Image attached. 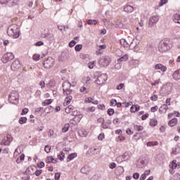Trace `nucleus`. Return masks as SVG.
<instances>
[{"mask_svg": "<svg viewBox=\"0 0 180 180\" xmlns=\"http://www.w3.org/2000/svg\"><path fill=\"white\" fill-rule=\"evenodd\" d=\"M44 39H46L49 41L51 43V41H54V34L51 32H47L42 35Z\"/></svg>", "mask_w": 180, "mask_h": 180, "instance_id": "12", "label": "nucleus"}, {"mask_svg": "<svg viewBox=\"0 0 180 180\" xmlns=\"http://www.w3.org/2000/svg\"><path fill=\"white\" fill-rule=\"evenodd\" d=\"M134 129L136 130L137 131H143V129H144L143 126L140 125H134Z\"/></svg>", "mask_w": 180, "mask_h": 180, "instance_id": "41", "label": "nucleus"}, {"mask_svg": "<svg viewBox=\"0 0 180 180\" xmlns=\"http://www.w3.org/2000/svg\"><path fill=\"white\" fill-rule=\"evenodd\" d=\"M150 124L151 126H157L158 124V122L155 119L150 120Z\"/></svg>", "mask_w": 180, "mask_h": 180, "instance_id": "43", "label": "nucleus"}, {"mask_svg": "<svg viewBox=\"0 0 180 180\" xmlns=\"http://www.w3.org/2000/svg\"><path fill=\"white\" fill-rule=\"evenodd\" d=\"M60 176H61V174H60V173H56L55 174V179L56 180H59L60 179Z\"/></svg>", "mask_w": 180, "mask_h": 180, "instance_id": "64", "label": "nucleus"}, {"mask_svg": "<svg viewBox=\"0 0 180 180\" xmlns=\"http://www.w3.org/2000/svg\"><path fill=\"white\" fill-rule=\"evenodd\" d=\"M21 65H20V62L18 60H15L12 64H11V70L12 71H18V70H19V68H20Z\"/></svg>", "mask_w": 180, "mask_h": 180, "instance_id": "13", "label": "nucleus"}, {"mask_svg": "<svg viewBox=\"0 0 180 180\" xmlns=\"http://www.w3.org/2000/svg\"><path fill=\"white\" fill-rule=\"evenodd\" d=\"M80 172L82 174H88V172H89V167H88V166H84L80 169Z\"/></svg>", "mask_w": 180, "mask_h": 180, "instance_id": "32", "label": "nucleus"}, {"mask_svg": "<svg viewBox=\"0 0 180 180\" xmlns=\"http://www.w3.org/2000/svg\"><path fill=\"white\" fill-rule=\"evenodd\" d=\"M71 88V83L68 82H65L63 84V91H67V89H70Z\"/></svg>", "mask_w": 180, "mask_h": 180, "instance_id": "26", "label": "nucleus"}, {"mask_svg": "<svg viewBox=\"0 0 180 180\" xmlns=\"http://www.w3.org/2000/svg\"><path fill=\"white\" fill-rule=\"evenodd\" d=\"M58 158L61 161H64V158H65V153L60 152V154L58 155Z\"/></svg>", "mask_w": 180, "mask_h": 180, "instance_id": "40", "label": "nucleus"}, {"mask_svg": "<svg viewBox=\"0 0 180 180\" xmlns=\"http://www.w3.org/2000/svg\"><path fill=\"white\" fill-rule=\"evenodd\" d=\"M72 92V90L68 89L66 90H63L64 95H71V93Z\"/></svg>", "mask_w": 180, "mask_h": 180, "instance_id": "48", "label": "nucleus"}, {"mask_svg": "<svg viewBox=\"0 0 180 180\" xmlns=\"http://www.w3.org/2000/svg\"><path fill=\"white\" fill-rule=\"evenodd\" d=\"M159 20L160 18L158 15H153L150 17L148 22V27H154V25H156Z\"/></svg>", "mask_w": 180, "mask_h": 180, "instance_id": "10", "label": "nucleus"}, {"mask_svg": "<svg viewBox=\"0 0 180 180\" xmlns=\"http://www.w3.org/2000/svg\"><path fill=\"white\" fill-rule=\"evenodd\" d=\"M75 44H77V41H75V40H72L69 43V46L72 48V47H74V46H75Z\"/></svg>", "mask_w": 180, "mask_h": 180, "instance_id": "56", "label": "nucleus"}, {"mask_svg": "<svg viewBox=\"0 0 180 180\" xmlns=\"http://www.w3.org/2000/svg\"><path fill=\"white\" fill-rule=\"evenodd\" d=\"M15 58V56L12 53H7L4 54L1 58L2 63L4 64H6V63H8V61H11Z\"/></svg>", "mask_w": 180, "mask_h": 180, "instance_id": "7", "label": "nucleus"}, {"mask_svg": "<svg viewBox=\"0 0 180 180\" xmlns=\"http://www.w3.org/2000/svg\"><path fill=\"white\" fill-rule=\"evenodd\" d=\"M167 110H168V105L167 104H163L159 108V112L160 113H167Z\"/></svg>", "mask_w": 180, "mask_h": 180, "instance_id": "21", "label": "nucleus"}, {"mask_svg": "<svg viewBox=\"0 0 180 180\" xmlns=\"http://www.w3.org/2000/svg\"><path fill=\"white\" fill-rule=\"evenodd\" d=\"M26 122H27V118L25 117H22L19 120L20 124H23L26 123Z\"/></svg>", "mask_w": 180, "mask_h": 180, "instance_id": "39", "label": "nucleus"}, {"mask_svg": "<svg viewBox=\"0 0 180 180\" xmlns=\"http://www.w3.org/2000/svg\"><path fill=\"white\" fill-rule=\"evenodd\" d=\"M116 161L117 162H118L119 164H122V162H123V161H124V159L123 158L122 155L118 156L116 158Z\"/></svg>", "mask_w": 180, "mask_h": 180, "instance_id": "42", "label": "nucleus"}, {"mask_svg": "<svg viewBox=\"0 0 180 180\" xmlns=\"http://www.w3.org/2000/svg\"><path fill=\"white\" fill-rule=\"evenodd\" d=\"M33 60H34V61H39L40 60V55L34 54L33 56Z\"/></svg>", "mask_w": 180, "mask_h": 180, "instance_id": "54", "label": "nucleus"}, {"mask_svg": "<svg viewBox=\"0 0 180 180\" xmlns=\"http://www.w3.org/2000/svg\"><path fill=\"white\" fill-rule=\"evenodd\" d=\"M131 113H136V112H139L140 110V105H132L130 109Z\"/></svg>", "mask_w": 180, "mask_h": 180, "instance_id": "24", "label": "nucleus"}, {"mask_svg": "<svg viewBox=\"0 0 180 180\" xmlns=\"http://www.w3.org/2000/svg\"><path fill=\"white\" fill-rule=\"evenodd\" d=\"M103 139H105V134L103 133L100 134L98 139L102 141Z\"/></svg>", "mask_w": 180, "mask_h": 180, "instance_id": "60", "label": "nucleus"}, {"mask_svg": "<svg viewBox=\"0 0 180 180\" xmlns=\"http://www.w3.org/2000/svg\"><path fill=\"white\" fill-rule=\"evenodd\" d=\"M43 65L46 70L51 68L54 65V59L51 57L48 58L44 61Z\"/></svg>", "mask_w": 180, "mask_h": 180, "instance_id": "6", "label": "nucleus"}, {"mask_svg": "<svg viewBox=\"0 0 180 180\" xmlns=\"http://www.w3.org/2000/svg\"><path fill=\"white\" fill-rule=\"evenodd\" d=\"M143 167H144V161L141 160V161L138 162V164H137L138 168H143Z\"/></svg>", "mask_w": 180, "mask_h": 180, "instance_id": "45", "label": "nucleus"}, {"mask_svg": "<svg viewBox=\"0 0 180 180\" xmlns=\"http://www.w3.org/2000/svg\"><path fill=\"white\" fill-rule=\"evenodd\" d=\"M46 86H49L50 88H54L56 86V80L51 79L48 84H46Z\"/></svg>", "mask_w": 180, "mask_h": 180, "instance_id": "35", "label": "nucleus"}, {"mask_svg": "<svg viewBox=\"0 0 180 180\" xmlns=\"http://www.w3.org/2000/svg\"><path fill=\"white\" fill-rule=\"evenodd\" d=\"M52 102L53 99H47L42 103V105L43 106H47V105H50Z\"/></svg>", "mask_w": 180, "mask_h": 180, "instance_id": "38", "label": "nucleus"}, {"mask_svg": "<svg viewBox=\"0 0 180 180\" xmlns=\"http://www.w3.org/2000/svg\"><path fill=\"white\" fill-rule=\"evenodd\" d=\"M69 129H70V124H65L62 129L63 133H67Z\"/></svg>", "mask_w": 180, "mask_h": 180, "instance_id": "36", "label": "nucleus"}, {"mask_svg": "<svg viewBox=\"0 0 180 180\" xmlns=\"http://www.w3.org/2000/svg\"><path fill=\"white\" fill-rule=\"evenodd\" d=\"M89 153H90L92 155H98V154H99V153H101V148H91L89 150Z\"/></svg>", "mask_w": 180, "mask_h": 180, "instance_id": "16", "label": "nucleus"}, {"mask_svg": "<svg viewBox=\"0 0 180 180\" xmlns=\"http://www.w3.org/2000/svg\"><path fill=\"white\" fill-rule=\"evenodd\" d=\"M97 49H100L101 50H105V49H106V45H98Z\"/></svg>", "mask_w": 180, "mask_h": 180, "instance_id": "61", "label": "nucleus"}, {"mask_svg": "<svg viewBox=\"0 0 180 180\" xmlns=\"http://www.w3.org/2000/svg\"><path fill=\"white\" fill-rule=\"evenodd\" d=\"M71 101H72V96H68L65 99L64 105H70V103H71Z\"/></svg>", "mask_w": 180, "mask_h": 180, "instance_id": "33", "label": "nucleus"}, {"mask_svg": "<svg viewBox=\"0 0 180 180\" xmlns=\"http://www.w3.org/2000/svg\"><path fill=\"white\" fill-rule=\"evenodd\" d=\"M124 12H127V13H131L134 11V7L130 6V5H127L124 7Z\"/></svg>", "mask_w": 180, "mask_h": 180, "instance_id": "19", "label": "nucleus"}, {"mask_svg": "<svg viewBox=\"0 0 180 180\" xmlns=\"http://www.w3.org/2000/svg\"><path fill=\"white\" fill-rule=\"evenodd\" d=\"M172 49V41L169 39H164L160 41L158 46V50L160 53H167Z\"/></svg>", "mask_w": 180, "mask_h": 180, "instance_id": "1", "label": "nucleus"}, {"mask_svg": "<svg viewBox=\"0 0 180 180\" xmlns=\"http://www.w3.org/2000/svg\"><path fill=\"white\" fill-rule=\"evenodd\" d=\"M98 21L96 20H87V25H96Z\"/></svg>", "mask_w": 180, "mask_h": 180, "instance_id": "44", "label": "nucleus"}, {"mask_svg": "<svg viewBox=\"0 0 180 180\" xmlns=\"http://www.w3.org/2000/svg\"><path fill=\"white\" fill-rule=\"evenodd\" d=\"M41 172H43L42 169L36 170L34 171V174L36 175V176H40V175H41Z\"/></svg>", "mask_w": 180, "mask_h": 180, "instance_id": "53", "label": "nucleus"}, {"mask_svg": "<svg viewBox=\"0 0 180 180\" xmlns=\"http://www.w3.org/2000/svg\"><path fill=\"white\" fill-rule=\"evenodd\" d=\"M115 54L116 56H117V57H122V56H123V52H122V51H120V49H117L115 51Z\"/></svg>", "mask_w": 180, "mask_h": 180, "instance_id": "50", "label": "nucleus"}, {"mask_svg": "<svg viewBox=\"0 0 180 180\" xmlns=\"http://www.w3.org/2000/svg\"><path fill=\"white\" fill-rule=\"evenodd\" d=\"M173 20L174 23H179L180 24V14L175 13L173 16Z\"/></svg>", "mask_w": 180, "mask_h": 180, "instance_id": "27", "label": "nucleus"}, {"mask_svg": "<svg viewBox=\"0 0 180 180\" xmlns=\"http://www.w3.org/2000/svg\"><path fill=\"white\" fill-rule=\"evenodd\" d=\"M171 92H172V84L167 83L161 89L160 95H162V96H168Z\"/></svg>", "mask_w": 180, "mask_h": 180, "instance_id": "3", "label": "nucleus"}, {"mask_svg": "<svg viewBox=\"0 0 180 180\" xmlns=\"http://www.w3.org/2000/svg\"><path fill=\"white\" fill-rule=\"evenodd\" d=\"M29 112V109L24 108L22 110L21 115L23 116V115H26Z\"/></svg>", "mask_w": 180, "mask_h": 180, "instance_id": "62", "label": "nucleus"}, {"mask_svg": "<svg viewBox=\"0 0 180 180\" xmlns=\"http://www.w3.org/2000/svg\"><path fill=\"white\" fill-rule=\"evenodd\" d=\"M154 69L160 70V71H162V72H165V71H167V66H165L161 63H158V64L155 65Z\"/></svg>", "mask_w": 180, "mask_h": 180, "instance_id": "15", "label": "nucleus"}, {"mask_svg": "<svg viewBox=\"0 0 180 180\" xmlns=\"http://www.w3.org/2000/svg\"><path fill=\"white\" fill-rule=\"evenodd\" d=\"M129 60V54H125L122 57L117 59V63H122L123 61H127Z\"/></svg>", "mask_w": 180, "mask_h": 180, "instance_id": "28", "label": "nucleus"}, {"mask_svg": "<svg viewBox=\"0 0 180 180\" xmlns=\"http://www.w3.org/2000/svg\"><path fill=\"white\" fill-rule=\"evenodd\" d=\"M111 59L110 56H105L100 59L99 64L102 67H108L110 63Z\"/></svg>", "mask_w": 180, "mask_h": 180, "instance_id": "9", "label": "nucleus"}, {"mask_svg": "<svg viewBox=\"0 0 180 180\" xmlns=\"http://www.w3.org/2000/svg\"><path fill=\"white\" fill-rule=\"evenodd\" d=\"M179 167V162L176 163V160H173L172 163L169 165V172L170 174H174V169H176Z\"/></svg>", "mask_w": 180, "mask_h": 180, "instance_id": "14", "label": "nucleus"}, {"mask_svg": "<svg viewBox=\"0 0 180 180\" xmlns=\"http://www.w3.org/2000/svg\"><path fill=\"white\" fill-rule=\"evenodd\" d=\"M12 141V136L9 134L7 135V141L5 140L1 141V146H9V143Z\"/></svg>", "mask_w": 180, "mask_h": 180, "instance_id": "17", "label": "nucleus"}, {"mask_svg": "<svg viewBox=\"0 0 180 180\" xmlns=\"http://www.w3.org/2000/svg\"><path fill=\"white\" fill-rule=\"evenodd\" d=\"M54 161V158L53 156H48L46 160V162L47 164H51V162H53V164H56V162Z\"/></svg>", "mask_w": 180, "mask_h": 180, "instance_id": "34", "label": "nucleus"}, {"mask_svg": "<svg viewBox=\"0 0 180 180\" xmlns=\"http://www.w3.org/2000/svg\"><path fill=\"white\" fill-rule=\"evenodd\" d=\"M96 110L95 107H89L86 109V112H94Z\"/></svg>", "mask_w": 180, "mask_h": 180, "instance_id": "57", "label": "nucleus"}, {"mask_svg": "<svg viewBox=\"0 0 180 180\" xmlns=\"http://www.w3.org/2000/svg\"><path fill=\"white\" fill-rule=\"evenodd\" d=\"M166 4H168V0H161L159 3V6H164Z\"/></svg>", "mask_w": 180, "mask_h": 180, "instance_id": "49", "label": "nucleus"}, {"mask_svg": "<svg viewBox=\"0 0 180 180\" xmlns=\"http://www.w3.org/2000/svg\"><path fill=\"white\" fill-rule=\"evenodd\" d=\"M79 135H80L81 137H86V136H88V131L84 129H80L79 131Z\"/></svg>", "mask_w": 180, "mask_h": 180, "instance_id": "30", "label": "nucleus"}, {"mask_svg": "<svg viewBox=\"0 0 180 180\" xmlns=\"http://www.w3.org/2000/svg\"><path fill=\"white\" fill-rule=\"evenodd\" d=\"M76 157H77V153H76L69 155L68 158H67V162H70V161H72V160L74 158H76Z\"/></svg>", "mask_w": 180, "mask_h": 180, "instance_id": "31", "label": "nucleus"}, {"mask_svg": "<svg viewBox=\"0 0 180 180\" xmlns=\"http://www.w3.org/2000/svg\"><path fill=\"white\" fill-rule=\"evenodd\" d=\"M44 150L47 153H50V151H51V146H46L45 148H44Z\"/></svg>", "mask_w": 180, "mask_h": 180, "instance_id": "52", "label": "nucleus"}, {"mask_svg": "<svg viewBox=\"0 0 180 180\" xmlns=\"http://www.w3.org/2000/svg\"><path fill=\"white\" fill-rule=\"evenodd\" d=\"M92 101H94V98L89 97V98H86L85 99V102L88 103H92Z\"/></svg>", "mask_w": 180, "mask_h": 180, "instance_id": "59", "label": "nucleus"}, {"mask_svg": "<svg viewBox=\"0 0 180 180\" xmlns=\"http://www.w3.org/2000/svg\"><path fill=\"white\" fill-rule=\"evenodd\" d=\"M20 31L19 30V28L18 27V25L15 24H13L10 25L8 27L7 30V34L10 37H13V39H18L20 36Z\"/></svg>", "mask_w": 180, "mask_h": 180, "instance_id": "2", "label": "nucleus"}, {"mask_svg": "<svg viewBox=\"0 0 180 180\" xmlns=\"http://www.w3.org/2000/svg\"><path fill=\"white\" fill-rule=\"evenodd\" d=\"M107 80L108 75L106 74H101L97 77L96 84H97V85H102L104 82H106Z\"/></svg>", "mask_w": 180, "mask_h": 180, "instance_id": "8", "label": "nucleus"}, {"mask_svg": "<svg viewBox=\"0 0 180 180\" xmlns=\"http://www.w3.org/2000/svg\"><path fill=\"white\" fill-rule=\"evenodd\" d=\"M75 51H79L80 50H82V44H77L75 47Z\"/></svg>", "mask_w": 180, "mask_h": 180, "instance_id": "47", "label": "nucleus"}, {"mask_svg": "<svg viewBox=\"0 0 180 180\" xmlns=\"http://www.w3.org/2000/svg\"><path fill=\"white\" fill-rule=\"evenodd\" d=\"M120 43L123 47H127L129 46V38H127V40L124 39H120Z\"/></svg>", "mask_w": 180, "mask_h": 180, "instance_id": "25", "label": "nucleus"}, {"mask_svg": "<svg viewBox=\"0 0 180 180\" xmlns=\"http://www.w3.org/2000/svg\"><path fill=\"white\" fill-rule=\"evenodd\" d=\"M169 126L170 127H174V126H176L178 124V119L177 118H173L168 122Z\"/></svg>", "mask_w": 180, "mask_h": 180, "instance_id": "22", "label": "nucleus"}, {"mask_svg": "<svg viewBox=\"0 0 180 180\" xmlns=\"http://www.w3.org/2000/svg\"><path fill=\"white\" fill-rule=\"evenodd\" d=\"M158 109V106L157 105L155 107H152L150 108V112H153V113H154V112H157Z\"/></svg>", "mask_w": 180, "mask_h": 180, "instance_id": "63", "label": "nucleus"}, {"mask_svg": "<svg viewBox=\"0 0 180 180\" xmlns=\"http://www.w3.org/2000/svg\"><path fill=\"white\" fill-rule=\"evenodd\" d=\"M8 101L10 103L16 105L19 101V93L16 91H13L8 96Z\"/></svg>", "mask_w": 180, "mask_h": 180, "instance_id": "4", "label": "nucleus"}, {"mask_svg": "<svg viewBox=\"0 0 180 180\" xmlns=\"http://www.w3.org/2000/svg\"><path fill=\"white\" fill-rule=\"evenodd\" d=\"M146 146L147 147H153V146H158V143L157 141L148 142Z\"/></svg>", "mask_w": 180, "mask_h": 180, "instance_id": "37", "label": "nucleus"}, {"mask_svg": "<svg viewBox=\"0 0 180 180\" xmlns=\"http://www.w3.org/2000/svg\"><path fill=\"white\" fill-rule=\"evenodd\" d=\"M172 77H173V79H174V81H179V79H180V69L174 72Z\"/></svg>", "mask_w": 180, "mask_h": 180, "instance_id": "18", "label": "nucleus"}, {"mask_svg": "<svg viewBox=\"0 0 180 180\" xmlns=\"http://www.w3.org/2000/svg\"><path fill=\"white\" fill-rule=\"evenodd\" d=\"M96 56H102V54H103V50L97 48V51H96Z\"/></svg>", "mask_w": 180, "mask_h": 180, "instance_id": "46", "label": "nucleus"}, {"mask_svg": "<svg viewBox=\"0 0 180 180\" xmlns=\"http://www.w3.org/2000/svg\"><path fill=\"white\" fill-rule=\"evenodd\" d=\"M117 103V101L116 99H112L110 101L111 106H116V104Z\"/></svg>", "mask_w": 180, "mask_h": 180, "instance_id": "58", "label": "nucleus"}, {"mask_svg": "<svg viewBox=\"0 0 180 180\" xmlns=\"http://www.w3.org/2000/svg\"><path fill=\"white\" fill-rule=\"evenodd\" d=\"M123 172H124V169L122 166L117 167L115 170L116 175H122Z\"/></svg>", "mask_w": 180, "mask_h": 180, "instance_id": "29", "label": "nucleus"}, {"mask_svg": "<svg viewBox=\"0 0 180 180\" xmlns=\"http://www.w3.org/2000/svg\"><path fill=\"white\" fill-rule=\"evenodd\" d=\"M128 43L131 50L136 49L139 45V41H137V39H134V37H128Z\"/></svg>", "mask_w": 180, "mask_h": 180, "instance_id": "5", "label": "nucleus"}, {"mask_svg": "<svg viewBox=\"0 0 180 180\" xmlns=\"http://www.w3.org/2000/svg\"><path fill=\"white\" fill-rule=\"evenodd\" d=\"M34 168L30 167L25 170V175H34Z\"/></svg>", "mask_w": 180, "mask_h": 180, "instance_id": "20", "label": "nucleus"}, {"mask_svg": "<svg viewBox=\"0 0 180 180\" xmlns=\"http://www.w3.org/2000/svg\"><path fill=\"white\" fill-rule=\"evenodd\" d=\"M133 155L130 152H125L124 153V155H122V158H124V161H129V158H131V156Z\"/></svg>", "mask_w": 180, "mask_h": 180, "instance_id": "23", "label": "nucleus"}, {"mask_svg": "<svg viewBox=\"0 0 180 180\" xmlns=\"http://www.w3.org/2000/svg\"><path fill=\"white\" fill-rule=\"evenodd\" d=\"M158 99V96L157 94H155L150 97V100L153 101V102H155Z\"/></svg>", "mask_w": 180, "mask_h": 180, "instance_id": "55", "label": "nucleus"}, {"mask_svg": "<svg viewBox=\"0 0 180 180\" xmlns=\"http://www.w3.org/2000/svg\"><path fill=\"white\" fill-rule=\"evenodd\" d=\"M114 114H115V110H113L112 108H109L108 110V115H109V116H112Z\"/></svg>", "mask_w": 180, "mask_h": 180, "instance_id": "51", "label": "nucleus"}, {"mask_svg": "<svg viewBox=\"0 0 180 180\" xmlns=\"http://www.w3.org/2000/svg\"><path fill=\"white\" fill-rule=\"evenodd\" d=\"M68 108L70 110V112H72V115L75 116L74 120H77L78 122H79L81 120V119H82V115H77L75 114V111L74 110V106L72 105H69L68 106Z\"/></svg>", "mask_w": 180, "mask_h": 180, "instance_id": "11", "label": "nucleus"}]
</instances>
